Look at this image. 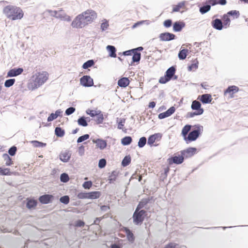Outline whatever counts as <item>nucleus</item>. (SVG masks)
<instances>
[{
	"label": "nucleus",
	"instance_id": "11",
	"mask_svg": "<svg viewBox=\"0 0 248 248\" xmlns=\"http://www.w3.org/2000/svg\"><path fill=\"white\" fill-rule=\"evenodd\" d=\"M239 90V88L237 86L235 85L229 86L224 90V95H226L227 94H229L230 97L232 98L233 97V94L237 93Z\"/></svg>",
	"mask_w": 248,
	"mask_h": 248
},
{
	"label": "nucleus",
	"instance_id": "3",
	"mask_svg": "<svg viewBox=\"0 0 248 248\" xmlns=\"http://www.w3.org/2000/svg\"><path fill=\"white\" fill-rule=\"evenodd\" d=\"M203 130V127L200 124H196L193 126V128L189 132L185 140L186 143L188 144L192 141L196 140L201 135Z\"/></svg>",
	"mask_w": 248,
	"mask_h": 248
},
{
	"label": "nucleus",
	"instance_id": "45",
	"mask_svg": "<svg viewBox=\"0 0 248 248\" xmlns=\"http://www.w3.org/2000/svg\"><path fill=\"white\" fill-rule=\"evenodd\" d=\"M147 142V139L146 137H142L139 139L138 141V146L139 148L143 147Z\"/></svg>",
	"mask_w": 248,
	"mask_h": 248
},
{
	"label": "nucleus",
	"instance_id": "31",
	"mask_svg": "<svg viewBox=\"0 0 248 248\" xmlns=\"http://www.w3.org/2000/svg\"><path fill=\"white\" fill-rule=\"evenodd\" d=\"M37 204V201L36 200L33 199H30L27 200V202L26 203V207L29 209H31L32 208H35Z\"/></svg>",
	"mask_w": 248,
	"mask_h": 248
},
{
	"label": "nucleus",
	"instance_id": "15",
	"mask_svg": "<svg viewBox=\"0 0 248 248\" xmlns=\"http://www.w3.org/2000/svg\"><path fill=\"white\" fill-rule=\"evenodd\" d=\"M175 108L172 106L166 111L159 113L158 115V118L159 119H163L167 118L175 112Z\"/></svg>",
	"mask_w": 248,
	"mask_h": 248
},
{
	"label": "nucleus",
	"instance_id": "61",
	"mask_svg": "<svg viewBox=\"0 0 248 248\" xmlns=\"http://www.w3.org/2000/svg\"><path fill=\"white\" fill-rule=\"evenodd\" d=\"M92 186V182L91 181H86L82 185L83 187L85 189H89Z\"/></svg>",
	"mask_w": 248,
	"mask_h": 248
},
{
	"label": "nucleus",
	"instance_id": "28",
	"mask_svg": "<svg viewBox=\"0 0 248 248\" xmlns=\"http://www.w3.org/2000/svg\"><path fill=\"white\" fill-rule=\"evenodd\" d=\"M78 197L80 199H93V192H80L78 194Z\"/></svg>",
	"mask_w": 248,
	"mask_h": 248
},
{
	"label": "nucleus",
	"instance_id": "58",
	"mask_svg": "<svg viewBox=\"0 0 248 248\" xmlns=\"http://www.w3.org/2000/svg\"><path fill=\"white\" fill-rule=\"evenodd\" d=\"M17 148L15 146H13L8 150L9 154L11 156H14L16 154Z\"/></svg>",
	"mask_w": 248,
	"mask_h": 248
},
{
	"label": "nucleus",
	"instance_id": "5",
	"mask_svg": "<svg viewBox=\"0 0 248 248\" xmlns=\"http://www.w3.org/2000/svg\"><path fill=\"white\" fill-rule=\"evenodd\" d=\"M48 78V73L46 72L39 73L34 80V88H37L43 84Z\"/></svg>",
	"mask_w": 248,
	"mask_h": 248
},
{
	"label": "nucleus",
	"instance_id": "53",
	"mask_svg": "<svg viewBox=\"0 0 248 248\" xmlns=\"http://www.w3.org/2000/svg\"><path fill=\"white\" fill-rule=\"evenodd\" d=\"M89 137H90L89 135L87 134H85L83 136H81L78 139L77 142L78 143L82 142L84 141V140H88L89 138Z\"/></svg>",
	"mask_w": 248,
	"mask_h": 248
},
{
	"label": "nucleus",
	"instance_id": "51",
	"mask_svg": "<svg viewBox=\"0 0 248 248\" xmlns=\"http://www.w3.org/2000/svg\"><path fill=\"white\" fill-rule=\"evenodd\" d=\"M227 14L229 16H234L236 18L239 17V16H240L239 12L237 10H231V11H229Z\"/></svg>",
	"mask_w": 248,
	"mask_h": 248
},
{
	"label": "nucleus",
	"instance_id": "59",
	"mask_svg": "<svg viewBox=\"0 0 248 248\" xmlns=\"http://www.w3.org/2000/svg\"><path fill=\"white\" fill-rule=\"evenodd\" d=\"M125 119L124 118H121L118 122V128L119 129H123L124 124L125 123Z\"/></svg>",
	"mask_w": 248,
	"mask_h": 248
},
{
	"label": "nucleus",
	"instance_id": "62",
	"mask_svg": "<svg viewBox=\"0 0 248 248\" xmlns=\"http://www.w3.org/2000/svg\"><path fill=\"white\" fill-rule=\"evenodd\" d=\"M57 117L55 115V114L53 113H52L50 114V115L47 118V121L51 122L56 119Z\"/></svg>",
	"mask_w": 248,
	"mask_h": 248
},
{
	"label": "nucleus",
	"instance_id": "63",
	"mask_svg": "<svg viewBox=\"0 0 248 248\" xmlns=\"http://www.w3.org/2000/svg\"><path fill=\"white\" fill-rule=\"evenodd\" d=\"M144 22H148V20H142L138 21L135 23L132 27V29H135L138 26L142 24Z\"/></svg>",
	"mask_w": 248,
	"mask_h": 248
},
{
	"label": "nucleus",
	"instance_id": "8",
	"mask_svg": "<svg viewBox=\"0 0 248 248\" xmlns=\"http://www.w3.org/2000/svg\"><path fill=\"white\" fill-rule=\"evenodd\" d=\"M197 148L195 147H188L187 149L181 151L180 153L184 158H187L193 156L197 152Z\"/></svg>",
	"mask_w": 248,
	"mask_h": 248
},
{
	"label": "nucleus",
	"instance_id": "33",
	"mask_svg": "<svg viewBox=\"0 0 248 248\" xmlns=\"http://www.w3.org/2000/svg\"><path fill=\"white\" fill-rule=\"evenodd\" d=\"M188 51V49L186 48H184L182 50H180L178 55L179 59L180 60H185L187 55Z\"/></svg>",
	"mask_w": 248,
	"mask_h": 248
},
{
	"label": "nucleus",
	"instance_id": "46",
	"mask_svg": "<svg viewBox=\"0 0 248 248\" xmlns=\"http://www.w3.org/2000/svg\"><path fill=\"white\" fill-rule=\"evenodd\" d=\"M15 81L16 80L14 78L7 79L4 82V86L6 88H9L14 84Z\"/></svg>",
	"mask_w": 248,
	"mask_h": 248
},
{
	"label": "nucleus",
	"instance_id": "36",
	"mask_svg": "<svg viewBox=\"0 0 248 248\" xmlns=\"http://www.w3.org/2000/svg\"><path fill=\"white\" fill-rule=\"evenodd\" d=\"M223 25L224 27L229 26L231 22V20L229 17V16L227 14H224L222 17Z\"/></svg>",
	"mask_w": 248,
	"mask_h": 248
},
{
	"label": "nucleus",
	"instance_id": "2",
	"mask_svg": "<svg viewBox=\"0 0 248 248\" xmlns=\"http://www.w3.org/2000/svg\"><path fill=\"white\" fill-rule=\"evenodd\" d=\"M3 12L7 17L14 20L21 19L24 15L20 8L11 5L6 6L3 9Z\"/></svg>",
	"mask_w": 248,
	"mask_h": 248
},
{
	"label": "nucleus",
	"instance_id": "39",
	"mask_svg": "<svg viewBox=\"0 0 248 248\" xmlns=\"http://www.w3.org/2000/svg\"><path fill=\"white\" fill-rule=\"evenodd\" d=\"M2 157L4 160L5 161V164L6 166H10L13 164V162L12 161V158L7 154H4L2 155Z\"/></svg>",
	"mask_w": 248,
	"mask_h": 248
},
{
	"label": "nucleus",
	"instance_id": "42",
	"mask_svg": "<svg viewBox=\"0 0 248 248\" xmlns=\"http://www.w3.org/2000/svg\"><path fill=\"white\" fill-rule=\"evenodd\" d=\"M211 4H212V6H215L217 4H220L221 5H225L227 3L226 0H211Z\"/></svg>",
	"mask_w": 248,
	"mask_h": 248
},
{
	"label": "nucleus",
	"instance_id": "56",
	"mask_svg": "<svg viewBox=\"0 0 248 248\" xmlns=\"http://www.w3.org/2000/svg\"><path fill=\"white\" fill-rule=\"evenodd\" d=\"M65 13L62 10H59L58 11H57V14H56V17L57 18H60L61 20L63 17V16H64Z\"/></svg>",
	"mask_w": 248,
	"mask_h": 248
},
{
	"label": "nucleus",
	"instance_id": "35",
	"mask_svg": "<svg viewBox=\"0 0 248 248\" xmlns=\"http://www.w3.org/2000/svg\"><path fill=\"white\" fill-rule=\"evenodd\" d=\"M132 141V139L130 136H125L121 139V144L124 146L128 145Z\"/></svg>",
	"mask_w": 248,
	"mask_h": 248
},
{
	"label": "nucleus",
	"instance_id": "54",
	"mask_svg": "<svg viewBox=\"0 0 248 248\" xmlns=\"http://www.w3.org/2000/svg\"><path fill=\"white\" fill-rule=\"evenodd\" d=\"M171 80L170 78L168 77H166L165 74L163 77H161L159 79V82L161 84H165L169 81Z\"/></svg>",
	"mask_w": 248,
	"mask_h": 248
},
{
	"label": "nucleus",
	"instance_id": "25",
	"mask_svg": "<svg viewBox=\"0 0 248 248\" xmlns=\"http://www.w3.org/2000/svg\"><path fill=\"white\" fill-rule=\"evenodd\" d=\"M130 81L128 78L123 77L119 79L118 81L119 86L123 88H125L129 84Z\"/></svg>",
	"mask_w": 248,
	"mask_h": 248
},
{
	"label": "nucleus",
	"instance_id": "27",
	"mask_svg": "<svg viewBox=\"0 0 248 248\" xmlns=\"http://www.w3.org/2000/svg\"><path fill=\"white\" fill-rule=\"evenodd\" d=\"M176 71V65H173L169 67L166 71L165 74L171 80V77L175 74Z\"/></svg>",
	"mask_w": 248,
	"mask_h": 248
},
{
	"label": "nucleus",
	"instance_id": "60",
	"mask_svg": "<svg viewBox=\"0 0 248 248\" xmlns=\"http://www.w3.org/2000/svg\"><path fill=\"white\" fill-rule=\"evenodd\" d=\"M75 110L76 109L75 108L71 107L66 109L65 114L66 115H70L73 113Z\"/></svg>",
	"mask_w": 248,
	"mask_h": 248
},
{
	"label": "nucleus",
	"instance_id": "47",
	"mask_svg": "<svg viewBox=\"0 0 248 248\" xmlns=\"http://www.w3.org/2000/svg\"><path fill=\"white\" fill-rule=\"evenodd\" d=\"M60 180L62 182L67 183L69 180L68 175L66 173H62L61 174Z\"/></svg>",
	"mask_w": 248,
	"mask_h": 248
},
{
	"label": "nucleus",
	"instance_id": "64",
	"mask_svg": "<svg viewBox=\"0 0 248 248\" xmlns=\"http://www.w3.org/2000/svg\"><path fill=\"white\" fill-rule=\"evenodd\" d=\"M176 246L175 243L170 242L166 245L163 248H175Z\"/></svg>",
	"mask_w": 248,
	"mask_h": 248
},
{
	"label": "nucleus",
	"instance_id": "22",
	"mask_svg": "<svg viewBox=\"0 0 248 248\" xmlns=\"http://www.w3.org/2000/svg\"><path fill=\"white\" fill-rule=\"evenodd\" d=\"M71 154L69 151L62 152L60 155L61 160L63 162H67L69 160Z\"/></svg>",
	"mask_w": 248,
	"mask_h": 248
},
{
	"label": "nucleus",
	"instance_id": "6",
	"mask_svg": "<svg viewBox=\"0 0 248 248\" xmlns=\"http://www.w3.org/2000/svg\"><path fill=\"white\" fill-rule=\"evenodd\" d=\"M108 114L104 113L97 108L94 109V123L96 124H100L103 123L104 120L107 118Z\"/></svg>",
	"mask_w": 248,
	"mask_h": 248
},
{
	"label": "nucleus",
	"instance_id": "30",
	"mask_svg": "<svg viewBox=\"0 0 248 248\" xmlns=\"http://www.w3.org/2000/svg\"><path fill=\"white\" fill-rule=\"evenodd\" d=\"M124 231L126 234V236H127V238L129 242L133 243L135 240V236H134L132 231L127 228H125Z\"/></svg>",
	"mask_w": 248,
	"mask_h": 248
},
{
	"label": "nucleus",
	"instance_id": "49",
	"mask_svg": "<svg viewBox=\"0 0 248 248\" xmlns=\"http://www.w3.org/2000/svg\"><path fill=\"white\" fill-rule=\"evenodd\" d=\"M70 201V198L68 196L65 195L61 197L60 198V202L64 204H67Z\"/></svg>",
	"mask_w": 248,
	"mask_h": 248
},
{
	"label": "nucleus",
	"instance_id": "21",
	"mask_svg": "<svg viewBox=\"0 0 248 248\" xmlns=\"http://www.w3.org/2000/svg\"><path fill=\"white\" fill-rule=\"evenodd\" d=\"M94 143L96 144V149L99 148L100 150L104 149L107 145L106 140L100 139H98L95 140H94Z\"/></svg>",
	"mask_w": 248,
	"mask_h": 248
},
{
	"label": "nucleus",
	"instance_id": "57",
	"mask_svg": "<svg viewBox=\"0 0 248 248\" xmlns=\"http://www.w3.org/2000/svg\"><path fill=\"white\" fill-rule=\"evenodd\" d=\"M172 25L173 24L171 19H166L163 22L164 26L167 28L170 27L172 26Z\"/></svg>",
	"mask_w": 248,
	"mask_h": 248
},
{
	"label": "nucleus",
	"instance_id": "13",
	"mask_svg": "<svg viewBox=\"0 0 248 248\" xmlns=\"http://www.w3.org/2000/svg\"><path fill=\"white\" fill-rule=\"evenodd\" d=\"M54 196L50 194H44L39 197V201L42 204H48L52 202Z\"/></svg>",
	"mask_w": 248,
	"mask_h": 248
},
{
	"label": "nucleus",
	"instance_id": "43",
	"mask_svg": "<svg viewBox=\"0 0 248 248\" xmlns=\"http://www.w3.org/2000/svg\"><path fill=\"white\" fill-rule=\"evenodd\" d=\"M185 5V1H181L179 2L176 5L173 7L172 9V12H179L180 9Z\"/></svg>",
	"mask_w": 248,
	"mask_h": 248
},
{
	"label": "nucleus",
	"instance_id": "48",
	"mask_svg": "<svg viewBox=\"0 0 248 248\" xmlns=\"http://www.w3.org/2000/svg\"><path fill=\"white\" fill-rule=\"evenodd\" d=\"M93 66V59L84 62L82 65V68L86 69Z\"/></svg>",
	"mask_w": 248,
	"mask_h": 248
},
{
	"label": "nucleus",
	"instance_id": "19",
	"mask_svg": "<svg viewBox=\"0 0 248 248\" xmlns=\"http://www.w3.org/2000/svg\"><path fill=\"white\" fill-rule=\"evenodd\" d=\"M201 107V103L199 101L197 100H194L192 101L191 106V109L193 110L201 112V113L203 114L204 109Z\"/></svg>",
	"mask_w": 248,
	"mask_h": 248
},
{
	"label": "nucleus",
	"instance_id": "14",
	"mask_svg": "<svg viewBox=\"0 0 248 248\" xmlns=\"http://www.w3.org/2000/svg\"><path fill=\"white\" fill-rule=\"evenodd\" d=\"M198 99L203 104H207L211 102L212 98L211 94L205 93L199 95Z\"/></svg>",
	"mask_w": 248,
	"mask_h": 248
},
{
	"label": "nucleus",
	"instance_id": "16",
	"mask_svg": "<svg viewBox=\"0 0 248 248\" xmlns=\"http://www.w3.org/2000/svg\"><path fill=\"white\" fill-rule=\"evenodd\" d=\"M23 69L22 68H14L10 70L7 73V77H14L17 76L22 73Z\"/></svg>",
	"mask_w": 248,
	"mask_h": 248
},
{
	"label": "nucleus",
	"instance_id": "23",
	"mask_svg": "<svg viewBox=\"0 0 248 248\" xmlns=\"http://www.w3.org/2000/svg\"><path fill=\"white\" fill-rule=\"evenodd\" d=\"M119 174V171L117 170H113L110 174L109 175L108 181V183L109 184H113L114 182L116 180L117 177L118 176Z\"/></svg>",
	"mask_w": 248,
	"mask_h": 248
},
{
	"label": "nucleus",
	"instance_id": "41",
	"mask_svg": "<svg viewBox=\"0 0 248 248\" xmlns=\"http://www.w3.org/2000/svg\"><path fill=\"white\" fill-rule=\"evenodd\" d=\"M78 125L85 127L88 125V123H87V119L85 117L82 116L78 118L77 121Z\"/></svg>",
	"mask_w": 248,
	"mask_h": 248
},
{
	"label": "nucleus",
	"instance_id": "7",
	"mask_svg": "<svg viewBox=\"0 0 248 248\" xmlns=\"http://www.w3.org/2000/svg\"><path fill=\"white\" fill-rule=\"evenodd\" d=\"M168 162L170 165H171L173 164L179 165L182 164L184 161V156L180 155H174L172 156H170L167 159Z\"/></svg>",
	"mask_w": 248,
	"mask_h": 248
},
{
	"label": "nucleus",
	"instance_id": "34",
	"mask_svg": "<svg viewBox=\"0 0 248 248\" xmlns=\"http://www.w3.org/2000/svg\"><path fill=\"white\" fill-rule=\"evenodd\" d=\"M149 203V200H145L144 199H142L138 204L136 210L141 211V209L143 208L146 204Z\"/></svg>",
	"mask_w": 248,
	"mask_h": 248
},
{
	"label": "nucleus",
	"instance_id": "37",
	"mask_svg": "<svg viewBox=\"0 0 248 248\" xmlns=\"http://www.w3.org/2000/svg\"><path fill=\"white\" fill-rule=\"evenodd\" d=\"M131 158L129 155H126L123 159L121 165L123 167L127 166L131 162Z\"/></svg>",
	"mask_w": 248,
	"mask_h": 248
},
{
	"label": "nucleus",
	"instance_id": "32",
	"mask_svg": "<svg viewBox=\"0 0 248 248\" xmlns=\"http://www.w3.org/2000/svg\"><path fill=\"white\" fill-rule=\"evenodd\" d=\"M143 49L142 46H139L138 47L124 51L123 52V55L124 56H131L133 52L135 51H142Z\"/></svg>",
	"mask_w": 248,
	"mask_h": 248
},
{
	"label": "nucleus",
	"instance_id": "50",
	"mask_svg": "<svg viewBox=\"0 0 248 248\" xmlns=\"http://www.w3.org/2000/svg\"><path fill=\"white\" fill-rule=\"evenodd\" d=\"M202 114V113H201V112L195 111L193 112H188L186 114V118H193L195 116L201 115Z\"/></svg>",
	"mask_w": 248,
	"mask_h": 248
},
{
	"label": "nucleus",
	"instance_id": "9",
	"mask_svg": "<svg viewBox=\"0 0 248 248\" xmlns=\"http://www.w3.org/2000/svg\"><path fill=\"white\" fill-rule=\"evenodd\" d=\"M159 38L161 41H170L175 40L176 36L172 33L165 32L160 33Z\"/></svg>",
	"mask_w": 248,
	"mask_h": 248
},
{
	"label": "nucleus",
	"instance_id": "20",
	"mask_svg": "<svg viewBox=\"0 0 248 248\" xmlns=\"http://www.w3.org/2000/svg\"><path fill=\"white\" fill-rule=\"evenodd\" d=\"M140 51H135L132 53V61L129 64L130 65H134L135 62L139 63L141 59V53L140 52Z\"/></svg>",
	"mask_w": 248,
	"mask_h": 248
},
{
	"label": "nucleus",
	"instance_id": "44",
	"mask_svg": "<svg viewBox=\"0 0 248 248\" xmlns=\"http://www.w3.org/2000/svg\"><path fill=\"white\" fill-rule=\"evenodd\" d=\"M31 143L35 147H45L46 145V144L45 143H43L37 140H32L31 141Z\"/></svg>",
	"mask_w": 248,
	"mask_h": 248
},
{
	"label": "nucleus",
	"instance_id": "24",
	"mask_svg": "<svg viewBox=\"0 0 248 248\" xmlns=\"http://www.w3.org/2000/svg\"><path fill=\"white\" fill-rule=\"evenodd\" d=\"M158 138H161V134L160 133H155L150 136L148 139L147 144L152 146L155 142V140Z\"/></svg>",
	"mask_w": 248,
	"mask_h": 248
},
{
	"label": "nucleus",
	"instance_id": "55",
	"mask_svg": "<svg viewBox=\"0 0 248 248\" xmlns=\"http://www.w3.org/2000/svg\"><path fill=\"white\" fill-rule=\"evenodd\" d=\"M107 164V161L105 158H101L98 162V167L100 169H103L105 167Z\"/></svg>",
	"mask_w": 248,
	"mask_h": 248
},
{
	"label": "nucleus",
	"instance_id": "4",
	"mask_svg": "<svg viewBox=\"0 0 248 248\" xmlns=\"http://www.w3.org/2000/svg\"><path fill=\"white\" fill-rule=\"evenodd\" d=\"M146 215L147 212L144 210L141 211L135 210L132 217L133 223L136 225H140L143 223Z\"/></svg>",
	"mask_w": 248,
	"mask_h": 248
},
{
	"label": "nucleus",
	"instance_id": "17",
	"mask_svg": "<svg viewBox=\"0 0 248 248\" xmlns=\"http://www.w3.org/2000/svg\"><path fill=\"white\" fill-rule=\"evenodd\" d=\"M173 31L180 32L185 27L186 24L184 21H177L173 23Z\"/></svg>",
	"mask_w": 248,
	"mask_h": 248
},
{
	"label": "nucleus",
	"instance_id": "12",
	"mask_svg": "<svg viewBox=\"0 0 248 248\" xmlns=\"http://www.w3.org/2000/svg\"><path fill=\"white\" fill-rule=\"evenodd\" d=\"M211 1V0H206L200 7L199 11L202 14H205L210 10L211 7L212 6V4H210Z\"/></svg>",
	"mask_w": 248,
	"mask_h": 248
},
{
	"label": "nucleus",
	"instance_id": "52",
	"mask_svg": "<svg viewBox=\"0 0 248 248\" xmlns=\"http://www.w3.org/2000/svg\"><path fill=\"white\" fill-rule=\"evenodd\" d=\"M108 22L107 19H104V22L101 24V29L102 31H106L108 27Z\"/></svg>",
	"mask_w": 248,
	"mask_h": 248
},
{
	"label": "nucleus",
	"instance_id": "40",
	"mask_svg": "<svg viewBox=\"0 0 248 248\" xmlns=\"http://www.w3.org/2000/svg\"><path fill=\"white\" fill-rule=\"evenodd\" d=\"M199 62L197 59H195L192 61V63L188 66V70L189 71L193 69H197L198 67Z\"/></svg>",
	"mask_w": 248,
	"mask_h": 248
},
{
	"label": "nucleus",
	"instance_id": "29",
	"mask_svg": "<svg viewBox=\"0 0 248 248\" xmlns=\"http://www.w3.org/2000/svg\"><path fill=\"white\" fill-rule=\"evenodd\" d=\"M192 126L190 124L185 125L182 128L181 135L185 140L188 135V133L190 131Z\"/></svg>",
	"mask_w": 248,
	"mask_h": 248
},
{
	"label": "nucleus",
	"instance_id": "1",
	"mask_svg": "<svg viewBox=\"0 0 248 248\" xmlns=\"http://www.w3.org/2000/svg\"><path fill=\"white\" fill-rule=\"evenodd\" d=\"M93 11L87 10L82 14L78 15L72 22L73 28H82L93 21Z\"/></svg>",
	"mask_w": 248,
	"mask_h": 248
},
{
	"label": "nucleus",
	"instance_id": "18",
	"mask_svg": "<svg viewBox=\"0 0 248 248\" xmlns=\"http://www.w3.org/2000/svg\"><path fill=\"white\" fill-rule=\"evenodd\" d=\"M212 26L216 30L220 31L224 27L222 21L219 18H216L211 22Z\"/></svg>",
	"mask_w": 248,
	"mask_h": 248
},
{
	"label": "nucleus",
	"instance_id": "26",
	"mask_svg": "<svg viewBox=\"0 0 248 248\" xmlns=\"http://www.w3.org/2000/svg\"><path fill=\"white\" fill-rule=\"evenodd\" d=\"M107 50L108 52V55L111 58H116V49L113 46L108 45L106 47Z\"/></svg>",
	"mask_w": 248,
	"mask_h": 248
},
{
	"label": "nucleus",
	"instance_id": "38",
	"mask_svg": "<svg viewBox=\"0 0 248 248\" xmlns=\"http://www.w3.org/2000/svg\"><path fill=\"white\" fill-rule=\"evenodd\" d=\"M55 134L58 137H62L65 134L64 130L60 127H57L55 129Z\"/></svg>",
	"mask_w": 248,
	"mask_h": 248
},
{
	"label": "nucleus",
	"instance_id": "10",
	"mask_svg": "<svg viewBox=\"0 0 248 248\" xmlns=\"http://www.w3.org/2000/svg\"><path fill=\"white\" fill-rule=\"evenodd\" d=\"M81 85L84 87H91L93 86V79L89 76H84L80 79Z\"/></svg>",
	"mask_w": 248,
	"mask_h": 248
}]
</instances>
